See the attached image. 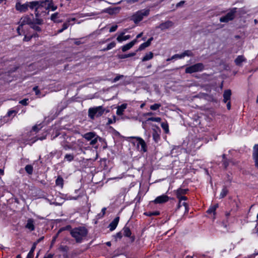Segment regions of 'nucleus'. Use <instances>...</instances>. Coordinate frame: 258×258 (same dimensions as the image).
<instances>
[{"label": "nucleus", "mask_w": 258, "mask_h": 258, "mask_svg": "<svg viewBox=\"0 0 258 258\" xmlns=\"http://www.w3.org/2000/svg\"><path fill=\"white\" fill-rule=\"evenodd\" d=\"M169 198L165 195H162L157 197L153 201L155 204H163L168 201Z\"/></svg>", "instance_id": "10"}, {"label": "nucleus", "mask_w": 258, "mask_h": 258, "mask_svg": "<svg viewBox=\"0 0 258 258\" xmlns=\"http://www.w3.org/2000/svg\"><path fill=\"white\" fill-rule=\"evenodd\" d=\"M27 101L28 99H24L21 100L19 103L23 105H26L27 104Z\"/></svg>", "instance_id": "49"}, {"label": "nucleus", "mask_w": 258, "mask_h": 258, "mask_svg": "<svg viewBox=\"0 0 258 258\" xmlns=\"http://www.w3.org/2000/svg\"><path fill=\"white\" fill-rule=\"evenodd\" d=\"M16 9L20 11L21 12H26L28 9V5L27 3L21 4L20 3H17L16 5Z\"/></svg>", "instance_id": "13"}, {"label": "nucleus", "mask_w": 258, "mask_h": 258, "mask_svg": "<svg viewBox=\"0 0 258 258\" xmlns=\"http://www.w3.org/2000/svg\"><path fill=\"white\" fill-rule=\"evenodd\" d=\"M173 26V23L171 21H167L160 24L157 28L160 29L162 31L168 29Z\"/></svg>", "instance_id": "11"}, {"label": "nucleus", "mask_w": 258, "mask_h": 258, "mask_svg": "<svg viewBox=\"0 0 258 258\" xmlns=\"http://www.w3.org/2000/svg\"><path fill=\"white\" fill-rule=\"evenodd\" d=\"M115 237L117 238L120 239L122 237V234L121 233V232H118L117 233H116Z\"/></svg>", "instance_id": "57"}, {"label": "nucleus", "mask_w": 258, "mask_h": 258, "mask_svg": "<svg viewBox=\"0 0 258 258\" xmlns=\"http://www.w3.org/2000/svg\"><path fill=\"white\" fill-rule=\"evenodd\" d=\"M77 143L80 146H82L83 145V142L81 140H78L77 141Z\"/></svg>", "instance_id": "59"}, {"label": "nucleus", "mask_w": 258, "mask_h": 258, "mask_svg": "<svg viewBox=\"0 0 258 258\" xmlns=\"http://www.w3.org/2000/svg\"><path fill=\"white\" fill-rule=\"evenodd\" d=\"M153 37H151V38H150L147 40V42H146L147 43V44H148V45L149 46H150V45L151 43V41L153 40Z\"/></svg>", "instance_id": "58"}, {"label": "nucleus", "mask_w": 258, "mask_h": 258, "mask_svg": "<svg viewBox=\"0 0 258 258\" xmlns=\"http://www.w3.org/2000/svg\"><path fill=\"white\" fill-rule=\"evenodd\" d=\"M34 254L28 253L26 258H33Z\"/></svg>", "instance_id": "61"}, {"label": "nucleus", "mask_w": 258, "mask_h": 258, "mask_svg": "<svg viewBox=\"0 0 258 258\" xmlns=\"http://www.w3.org/2000/svg\"><path fill=\"white\" fill-rule=\"evenodd\" d=\"M153 57V53L152 52H149L145 54L142 58L143 61H146L151 59Z\"/></svg>", "instance_id": "23"}, {"label": "nucleus", "mask_w": 258, "mask_h": 258, "mask_svg": "<svg viewBox=\"0 0 258 258\" xmlns=\"http://www.w3.org/2000/svg\"><path fill=\"white\" fill-rule=\"evenodd\" d=\"M223 164L225 168L227 167L228 166L229 163L228 161L227 160H225L223 161Z\"/></svg>", "instance_id": "55"}, {"label": "nucleus", "mask_w": 258, "mask_h": 258, "mask_svg": "<svg viewBox=\"0 0 258 258\" xmlns=\"http://www.w3.org/2000/svg\"><path fill=\"white\" fill-rule=\"evenodd\" d=\"M40 125H35L32 128V132H35V133H37L38 132L40 129L41 128V127H39Z\"/></svg>", "instance_id": "43"}, {"label": "nucleus", "mask_w": 258, "mask_h": 258, "mask_svg": "<svg viewBox=\"0 0 258 258\" xmlns=\"http://www.w3.org/2000/svg\"><path fill=\"white\" fill-rule=\"evenodd\" d=\"M137 42V39H134L130 43L122 46L121 50L123 52H125L131 49L136 43Z\"/></svg>", "instance_id": "14"}, {"label": "nucleus", "mask_w": 258, "mask_h": 258, "mask_svg": "<svg viewBox=\"0 0 258 258\" xmlns=\"http://www.w3.org/2000/svg\"><path fill=\"white\" fill-rule=\"evenodd\" d=\"M105 109L102 106L90 108L88 110V116L92 119H94L95 117H99L104 112Z\"/></svg>", "instance_id": "2"}, {"label": "nucleus", "mask_w": 258, "mask_h": 258, "mask_svg": "<svg viewBox=\"0 0 258 258\" xmlns=\"http://www.w3.org/2000/svg\"><path fill=\"white\" fill-rule=\"evenodd\" d=\"M135 54H136L135 52H133V53H131L127 54H120V55H119L118 57L119 58L124 59V58H126L127 57L133 56L135 55Z\"/></svg>", "instance_id": "32"}, {"label": "nucleus", "mask_w": 258, "mask_h": 258, "mask_svg": "<svg viewBox=\"0 0 258 258\" xmlns=\"http://www.w3.org/2000/svg\"><path fill=\"white\" fill-rule=\"evenodd\" d=\"M74 157L72 154H66L64 156V159L71 162L74 160Z\"/></svg>", "instance_id": "37"}, {"label": "nucleus", "mask_w": 258, "mask_h": 258, "mask_svg": "<svg viewBox=\"0 0 258 258\" xmlns=\"http://www.w3.org/2000/svg\"><path fill=\"white\" fill-rule=\"evenodd\" d=\"M116 45V43L115 42H112L110 43L106 48H104L102 49L103 51H107L113 48H114Z\"/></svg>", "instance_id": "31"}, {"label": "nucleus", "mask_w": 258, "mask_h": 258, "mask_svg": "<svg viewBox=\"0 0 258 258\" xmlns=\"http://www.w3.org/2000/svg\"><path fill=\"white\" fill-rule=\"evenodd\" d=\"M149 10L143 9L137 12L132 17V19L135 23H137L143 20L144 17L149 14Z\"/></svg>", "instance_id": "3"}, {"label": "nucleus", "mask_w": 258, "mask_h": 258, "mask_svg": "<svg viewBox=\"0 0 258 258\" xmlns=\"http://www.w3.org/2000/svg\"><path fill=\"white\" fill-rule=\"evenodd\" d=\"M218 207V204H215L214 205L210 206L209 209L207 210V213L209 214L213 213L214 215H215L216 210Z\"/></svg>", "instance_id": "25"}, {"label": "nucleus", "mask_w": 258, "mask_h": 258, "mask_svg": "<svg viewBox=\"0 0 258 258\" xmlns=\"http://www.w3.org/2000/svg\"><path fill=\"white\" fill-rule=\"evenodd\" d=\"M88 233L87 229L84 226L73 228L70 231L71 236L77 243H81L85 239Z\"/></svg>", "instance_id": "1"}, {"label": "nucleus", "mask_w": 258, "mask_h": 258, "mask_svg": "<svg viewBox=\"0 0 258 258\" xmlns=\"http://www.w3.org/2000/svg\"><path fill=\"white\" fill-rule=\"evenodd\" d=\"M25 169L28 174L31 175L33 171V167L31 165H27L25 167Z\"/></svg>", "instance_id": "29"}, {"label": "nucleus", "mask_w": 258, "mask_h": 258, "mask_svg": "<svg viewBox=\"0 0 258 258\" xmlns=\"http://www.w3.org/2000/svg\"><path fill=\"white\" fill-rule=\"evenodd\" d=\"M45 136H43V137H40V138H37V139H35V140L33 142V143H34V142H35L36 141H37V140H43L45 139Z\"/></svg>", "instance_id": "63"}, {"label": "nucleus", "mask_w": 258, "mask_h": 258, "mask_svg": "<svg viewBox=\"0 0 258 258\" xmlns=\"http://www.w3.org/2000/svg\"><path fill=\"white\" fill-rule=\"evenodd\" d=\"M55 184L57 186H58L60 187L61 188H62L63 185V178L60 176H58L57 179L55 180Z\"/></svg>", "instance_id": "24"}, {"label": "nucleus", "mask_w": 258, "mask_h": 258, "mask_svg": "<svg viewBox=\"0 0 258 258\" xmlns=\"http://www.w3.org/2000/svg\"><path fill=\"white\" fill-rule=\"evenodd\" d=\"M231 95V92L230 90H226L224 91L223 94V101L225 103H226L228 100H230Z\"/></svg>", "instance_id": "19"}, {"label": "nucleus", "mask_w": 258, "mask_h": 258, "mask_svg": "<svg viewBox=\"0 0 258 258\" xmlns=\"http://www.w3.org/2000/svg\"><path fill=\"white\" fill-rule=\"evenodd\" d=\"M37 18H36L35 20V22L36 24H41L42 23V19H39L38 17H36Z\"/></svg>", "instance_id": "48"}, {"label": "nucleus", "mask_w": 258, "mask_h": 258, "mask_svg": "<svg viewBox=\"0 0 258 258\" xmlns=\"http://www.w3.org/2000/svg\"><path fill=\"white\" fill-rule=\"evenodd\" d=\"M153 138L156 142H157L160 138L159 135L156 131H154L153 134Z\"/></svg>", "instance_id": "38"}, {"label": "nucleus", "mask_w": 258, "mask_h": 258, "mask_svg": "<svg viewBox=\"0 0 258 258\" xmlns=\"http://www.w3.org/2000/svg\"><path fill=\"white\" fill-rule=\"evenodd\" d=\"M187 190H188V189H182V188L178 189L176 190L177 197H179V196H181L182 195L185 194Z\"/></svg>", "instance_id": "28"}, {"label": "nucleus", "mask_w": 258, "mask_h": 258, "mask_svg": "<svg viewBox=\"0 0 258 258\" xmlns=\"http://www.w3.org/2000/svg\"><path fill=\"white\" fill-rule=\"evenodd\" d=\"M148 46H149V45H148V44H147L146 42H144L140 45V46L138 48V50L141 51Z\"/></svg>", "instance_id": "39"}, {"label": "nucleus", "mask_w": 258, "mask_h": 258, "mask_svg": "<svg viewBox=\"0 0 258 258\" xmlns=\"http://www.w3.org/2000/svg\"><path fill=\"white\" fill-rule=\"evenodd\" d=\"M123 76L121 75H117L113 79L112 81L113 83H115L117 81H119L120 79L123 78Z\"/></svg>", "instance_id": "41"}, {"label": "nucleus", "mask_w": 258, "mask_h": 258, "mask_svg": "<svg viewBox=\"0 0 258 258\" xmlns=\"http://www.w3.org/2000/svg\"><path fill=\"white\" fill-rule=\"evenodd\" d=\"M192 55H193L192 53L190 50H186L184 52L181 53V57H182V58L185 56H192Z\"/></svg>", "instance_id": "36"}, {"label": "nucleus", "mask_w": 258, "mask_h": 258, "mask_svg": "<svg viewBox=\"0 0 258 258\" xmlns=\"http://www.w3.org/2000/svg\"><path fill=\"white\" fill-rule=\"evenodd\" d=\"M246 61V59L243 55H238L235 59V63L237 66H240L242 62Z\"/></svg>", "instance_id": "21"}, {"label": "nucleus", "mask_w": 258, "mask_h": 258, "mask_svg": "<svg viewBox=\"0 0 258 258\" xmlns=\"http://www.w3.org/2000/svg\"><path fill=\"white\" fill-rule=\"evenodd\" d=\"M204 69V66L202 63H198L187 67L185 72L186 73L191 74L193 73L202 72Z\"/></svg>", "instance_id": "5"}, {"label": "nucleus", "mask_w": 258, "mask_h": 258, "mask_svg": "<svg viewBox=\"0 0 258 258\" xmlns=\"http://www.w3.org/2000/svg\"><path fill=\"white\" fill-rule=\"evenodd\" d=\"M98 139H100V138L98 136L96 135L95 138L90 140V145L94 146L97 143Z\"/></svg>", "instance_id": "33"}, {"label": "nucleus", "mask_w": 258, "mask_h": 258, "mask_svg": "<svg viewBox=\"0 0 258 258\" xmlns=\"http://www.w3.org/2000/svg\"><path fill=\"white\" fill-rule=\"evenodd\" d=\"M161 106V104L155 103V104L150 106V109L152 110H156L158 109Z\"/></svg>", "instance_id": "34"}, {"label": "nucleus", "mask_w": 258, "mask_h": 258, "mask_svg": "<svg viewBox=\"0 0 258 258\" xmlns=\"http://www.w3.org/2000/svg\"><path fill=\"white\" fill-rule=\"evenodd\" d=\"M27 4L28 5V8H30L31 9L35 10L36 17H39V16L40 15V14H39V13L41 9H42L43 6L44 4V3L42 2L40 3L37 1H33L30 3H27Z\"/></svg>", "instance_id": "4"}, {"label": "nucleus", "mask_w": 258, "mask_h": 258, "mask_svg": "<svg viewBox=\"0 0 258 258\" xmlns=\"http://www.w3.org/2000/svg\"><path fill=\"white\" fill-rule=\"evenodd\" d=\"M159 214V212H149L146 214V215L149 216H151L152 215H158Z\"/></svg>", "instance_id": "46"}, {"label": "nucleus", "mask_w": 258, "mask_h": 258, "mask_svg": "<svg viewBox=\"0 0 258 258\" xmlns=\"http://www.w3.org/2000/svg\"><path fill=\"white\" fill-rule=\"evenodd\" d=\"M60 17V15L56 12L51 15V20L55 23H60L62 21H57V18H59Z\"/></svg>", "instance_id": "22"}, {"label": "nucleus", "mask_w": 258, "mask_h": 258, "mask_svg": "<svg viewBox=\"0 0 258 258\" xmlns=\"http://www.w3.org/2000/svg\"><path fill=\"white\" fill-rule=\"evenodd\" d=\"M123 235L126 237H130L131 235V231L128 227H124L123 228Z\"/></svg>", "instance_id": "30"}, {"label": "nucleus", "mask_w": 258, "mask_h": 258, "mask_svg": "<svg viewBox=\"0 0 258 258\" xmlns=\"http://www.w3.org/2000/svg\"><path fill=\"white\" fill-rule=\"evenodd\" d=\"M15 113L16 111L15 110H9L7 113V115L8 116H11V115H12L13 114Z\"/></svg>", "instance_id": "54"}, {"label": "nucleus", "mask_w": 258, "mask_h": 258, "mask_svg": "<svg viewBox=\"0 0 258 258\" xmlns=\"http://www.w3.org/2000/svg\"><path fill=\"white\" fill-rule=\"evenodd\" d=\"M253 157L255 165L258 168V144L255 145L253 147Z\"/></svg>", "instance_id": "15"}, {"label": "nucleus", "mask_w": 258, "mask_h": 258, "mask_svg": "<svg viewBox=\"0 0 258 258\" xmlns=\"http://www.w3.org/2000/svg\"><path fill=\"white\" fill-rule=\"evenodd\" d=\"M227 192H228V190L227 189V188L225 187H224L222 189V191L220 193V198H223L224 197H225L226 196V195L227 194Z\"/></svg>", "instance_id": "35"}, {"label": "nucleus", "mask_w": 258, "mask_h": 258, "mask_svg": "<svg viewBox=\"0 0 258 258\" xmlns=\"http://www.w3.org/2000/svg\"><path fill=\"white\" fill-rule=\"evenodd\" d=\"M43 239V237H42L40 238H39L37 240V241L36 242H35L34 243H36V245H37V244L40 242L41 240H42Z\"/></svg>", "instance_id": "60"}, {"label": "nucleus", "mask_w": 258, "mask_h": 258, "mask_svg": "<svg viewBox=\"0 0 258 258\" xmlns=\"http://www.w3.org/2000/svg\"><path fill=\"white\" fill-rule=\"evenodd\" d=\"M36 247V243H33V244L31 247V249L30 250V251L29 252V253L34 254V251Z\"/></svg>", "instance_id": "45"}, {"label": "nucleus", "mask_w": 258, "mask_h": 258, "mask_svg": "<svg viewBox=\"0 0 258 258\" xmlns=\"http://www.w3.org/2000/svg\"><path fill=\"white\" fill-rule=\"evenodd\" d=\"M127 107L126 104H122L120 106H118L117 108L116 114L118 115H121L123 114V112Z\"/></svg>", "instance_id": "18"}, {"label": "nucleus", "mask_w": 258, "mask_h": 258, "mask_svg": "<svg viewBox=\"0 0 258 258\" xmlns=\"http://www.w3.org/2000/svg\"><path fill=\"white\" fill-rule=\"evenodd\" d=\"M119 217H116L109 225V228L110 231L114 230L117 227L119 222Z\"/></svg>", "instance_id": "16"}, {"label": "nucleus", "mask_w": 258, "mask_h": 258, "mask_svg": "<svg viewBox=\"0 0 258 258\" xmlns=\"http://www.w3.org/2000/svg\"><path fill=\"white\" fill-rule=\"evenodd\" d=\"M76 20V18H69L67 19V21L69 24H70L71 22L72 21H75Z\"/></svg>", "instance_id": "56"}, {"label": "nucleus", "mask_w": 258, "mask_h": 258, "mask_svg": "<svg viewBox=\"0 0 258 258\" xmlns=\"http://www.w3.org/2000/svg\"><path fill=\"white\" fill-rule=\"evenodd\" d=\"M33 90L35 92V94L36 95H38L40 93L39 90L38 89V87L35 86L33 88Z\"/></svg>", "instance_id": "53"}, {"label": "nucleus", "mask_w": 258, "mask_h": 258, "mask_svg": "<svg viewBox=\"0 0 258 258\" xmlns=\"http://www.w3.org/2000/svg\"><path fill=\"white\" fill-rule=\"evenodd\" d=\"M184 3V1H181L179 3H178L177 5H176V7H180L182 5H183V4Z\"/></svg>", "instance_id": "64"}, {"label": "nucleus", "mask_w": 258, "mask_h": 258, "mask_svg": "<svg viewBox=\"0 0 258 258\" xmlns=\"http://www.w3.org/2000/svg\"><path fill=\"white\" fill-rule=\"evenodd\" d=\"M235 13L236 8H234L229 12L225 16L221 17L220 18V21L221 22L226 23L232 20L235 17Z\"/></svg>", "instance_id": "6"}, {"label": "nucleus", "mask_w": 258, "mask_h": 258, "mask_svg": "<svg viewBox=\"0 0 258 258\" xmlns=\"http://www.w3.org/2000/svg\"><path fill=\"white\" fill-rule=\"evenodd\" d=\"M54 254L51 253H46L43 258H53Z\"/></svg>", "instance_id": "50"}, {"label": "nucleus", "mask_w": 258, "mask_h": 258, "mask_svg": "<svg viewBox=\"0 0 258 258\" xmlns=\"http://www.w3.org/2000/svg\"><path fill=\"white\" fill-rule=\"evenodd\" d=\"M117 28V25H114V26H112L110 28L109 32H114V31H115L116 30Z\"/></svg>", "instance_id": "47"}, {"label": "nucleus", "mask_w": 258, "mask_h": 258, "mask_svg": "<svg viewBox=\"0 0 258 258\" xmlns=\"http://www.w3.org/2000/svg\"><path fill=\"white\" fill-rule=\"evenodd\" d=\"M161 118L160 117H152L149 118L147 120L143 122V127L144 128V123H147V122H148V121H152L159 122L161 121Z\"/></svg>", "instance_id": "27"}, {"label": "nucleus", "mask_w": 258, "mask_h": 258, "mask_svg": "<svg viewBox=\"0 0 258 258\" xmlns=\"http://www.w3.org/2000/svg\"><path fill=\"white\" fill-rule=\"evenodd\" d=\"M31 27L36 31H40L41 28L39 26L36 25H32Z\"/></svg>", "instance_id": "42"}, {"label": "nucleus", "mask_w": 258, "mask_h": 258, "mask_svg": "<svg viewBox=\"0 0 258 258\" xmlns=\"http://www.w3.org/2000/svg\"><path fill=\"white\" fill-rule=\"evenodd\" d=\"M34 220L30 218L28 219L27 221V223L25 225L26 228L29 229L30 231H32L34 230L35 229V226H34Z\"/></svg>", "instance_id": "12"}, {"label": "nucleus", "mask_w": 258, "mask_h": 258, "mask_svg": "<svg viewBox=\"0 0 258 258\" xmlns=\"http://www.w3.org/2000/svg\"><path fill=\"white\" fill-rule=\"evenodd\" d=\"M46 3L47 5V9H50L52 11H54L56 10L57 7L54 5L53 1H50Z\"/></svg>", "instance_id": "26"}, {"label": "nucleus", "mask_w": 258, "mask_h": 258, "mask_svg": "<svg viewBox=\"0 0 258 258\" xmlns=\"http://www.w3.org/2000/svg\"><path fill=\"white\" fill-rule=\"evenodd\" d=\"M124 34V33L123 32L118 36V37L116 38L117 41H118L119 42H121L122 41L128 40L131 38V36L129 35L123 36Z\"/></svg>", "instance_id": "20"}, {"label": "nucleus", "mask_w": 258, "mask_h": 258, "mask_svg": "<svg viewBox=\"0 0 258 258\" xmlns=\"http://www.w3.org/2000/svg\"><path fill=\"white\" fill-rule=\"evenodd\" d=\"M179 199V203L177 206V209H179L182 206L184 207L185 213H187L188 212V206L186 203L183 202L181 203V201L184 200L185 201L187 200V198L185 196H179V197H177Z\"/></svg>", "instance_id": "9"}, {"label": "nucleus", "mask_w": 258, "mask_h": 258, "mask_svg": "<svg viewBox=\"0 0 258 258\" xmlns=\"http://www.w3.org/2000/svg\"><path fill=\"white\" fill-rule=\"evenodd\" d=\"M161 126L162 128L165 130L166 133H168L169 131L168 125L165 123H162Z\"/></svg>", "instance_id": "44"}, {"label": "nucleus", "mask_w": 258, "mask_h": 258, "mask_svg": "<svg viewBox=\"0 0 258 258\" xmlns=\"http://www.w3.org/2000/svg\"><path fill=\"white\" fill-rule=\"evenodd\" d=\"M96 135L94 132H89L83 135L82 137L86 140L89 141L95 138Z\"/></svg>", "instance_id": "17"}, {"label": "nucleus", "mask_w": 258, "mask_h": 258, "mask_svg": "<svg viewBox=\"0 0 258 258\" xmlns=\"http://www.w3.org/2000/svg\"><path fill=\"white\" fill-rule=\"evenodd\" d=\"M31 19L27 17H25L23 18H22L20 21V25L17 28V32L19 35H21V33L20 31L23 30V26H25L26 24H29L31 23Z\"/></svg>", "instance_id": "8"}, {"label": "nucleus", "mask_w": 258, "mask_h": 258, "mask_svg": "<svg viewBox=\"0 0 258 258\" xmlns=\"http://www.w3.org/2000/svg\"><path fill=\"white\" fill-rule=\"evenodd\" d=\"M137 140L138 141L137 147L139 149V150L141 152H146L147 151V146L144 140L138 137H133Z\"/></svg>", "instance_id": "7"}, {"label": "nucleus", "mask_w": 258, "mask_h": 258, "mask_svg": "<svg viewBox=\"0 0 258 258\" xmlns=\"http://www.w3.org/2000/svg\"><path fill=\"white\" fill-rule=\"evenodd\" d=\"M69 25H70V24L67 22H66L65 23H64L63 24V25H62L63 29H64V30L67 29L69 27Z\"/></svg>", "instance_id": "52"}, {"label": "nucleus", "mask_w": 258, "mask_h": 258, "mask_svg": "<svg viewBox=\"0 0 258 258\" xmlns=\"http://www.w3.org/2000/svg\"><path fill=\"white\" fill-rule=\"evenodd\" d=\"M37 35L36 34H34L31 36H27V35H25V37L23 39L24 41H29L33 37H36Z\"/></svg>", "instance_id": "40"}, {"label": "nucleus", "mask_w": 258, "mask_h": 258, "mask_svg": "<svg viewBox=\"0 0 258 258\" xmlns=\"http://www.w3.org/2000/svg\"><path fill=\"white\" fill-rule=\"evenodd\" d=\"M182 57H181V54H175L172 56V58L176 59V58H182Z\"/></svg>", "instance_id": "51"}, {"label": "nucleus", "mask_w": 258, "mask_h": 258, "mask_svg": "<svg viewBox=\"0 0 258 258\" xmlns=\"http://www.w3.org/2000/svg\"><path fill=\"white\" fill-rule=\"evenodd\" d=\"M63 229H60L59 230V231H58L57 233V235L56 236V237H55L53 239V241H54L55 240V239H56V237L58 236V235L60 233V232H61Z\"/></svg>", "instance_id": "62"}]
</instances>
